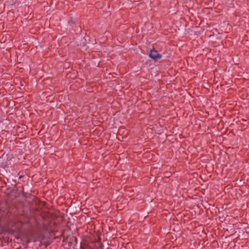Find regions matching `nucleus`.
Masks as SVG:
<instances>
[{
	"label": "nucleus",
	"instance_id": "nucleus-1",
	"mask_svg": "<svg viewBox=\"0 0 249 249\" xmlns=\"http://www.w3.org/2000/svg\"><path fill=\"white\" fill-rule=\"evenodd\" d=\"M149 57L154 60L160 59L161 57V55L154 50H151L149 54Z\"/></svg>",
	"mask_w": 249,
	"mask_h": 249
}]
</instances>
